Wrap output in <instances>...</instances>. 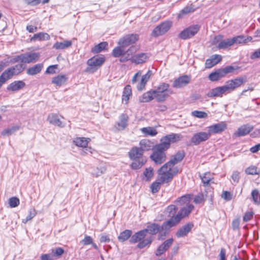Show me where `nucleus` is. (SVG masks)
<instances>
[{
  "label": "nucleus",
  "mask_w": 260,
  "mask_h": 260,
  "mask_svg": "<svg viewBox=\"0 0 260 260\" xmlns=\"http://www.w3.org/2000/svg\"><path fill=\"white\" fill-rule=\"evenodd\" d=\"M106 170V168L104 165H99L96 169H94L92 172L93 176L98 177L103 174Z\"/></svg>",
  "instance_id": "nucleus-42"
},
{
  "label": "nucleus",
  "mask_w": 260,
  "mask_h": 260,
  "mask_svg": "<svg viewBox=\"0 0 260 260\" xmlns=\"http://www.w3.org/2000/svg\"><path fill=\"white\" fill-rule=\"evenodd\" d=\"M253 129V126L250 124H244L239 127L234 136L236 137L244 136L248 134Z\"/></svg>",
  "instance_id": "nucleus-16"
},
{
  "label": "nucleus",
  "mask_w": 260,
  "mask_h": 260,
  "mask_svg": "<svg viewBox=\"0 0 260 260\" xmlns=\"http://www.w3.org/2000/svg\"><path fill=\"white\" fill-rule=\"evenodd\" d=\"M143 174L146 178V181H149L154 175L153 168L151 167L146 168L145 170L143 172Z\"/></svg>",
  "instance_id": "nucleus-46"
},
{
  "label": "nucleus",
  "mask_w": 260,
  "mask_h": 260,
  "mask_svg": "<svg viewBox=\"0 0 260 260\" xmlns=\"http://www.w3.org/2000/svg\"><path fill=\"white\" fill-rule=\"evenodd\" d=\"M225 93L227 92L223 85L212 89L207 93V96L209 98L221 97Z\"/></svg>",
  "instance_id": "nucleus-19"
},
{
  "label": "nucleus",
  "mask_w": 260,
  "mask_h": 260,
  "mask_svg": "<svg viewBox=\"0 0 260 260\" xmlns=\"http://www.w3.org/2000/svg\"><path fill=\"white\" fill-rule=\"evenodd\" d=\"M155 99L153 90H151L145 92L140 97L139 101L142 103L149 102L153 99Z\"/></svg>",
  "instance_id": "nucleus-29"
},
{
  "label": "nucleus",
  "mask_w": 260,
  "mask_h": 260,
  "mask_svg": "<svg viewBox=\"0 0 260 260\" xmlns=\"http://www.w3.org/2000/svg\"><path fill=\"white\" fill-rule=\"evenodd\" d=\"M132 95V91L131 87L129 85L126 86L124 89L122 95V101L125 102V104H127L129 96Z\"/></svg>",
  "instance_id": "nucleus-43"
},
{
  "label": "nucleus",
  "mask_w": 260,
  "mask_h": 260,
  "mask_svg": "<svg viewBox=\"0 0 260 260\" xmlns=\"http://www.w3.org/2000/svg\"><path fill=\"white\" fill-rule=\"evenodd\" d=\"M139 144L141 146V149L143 150V152L144 151H148L150 149H152V148L154 146H153V143L147 139H143L140 141Z\"/></svg>",
  "instance_id": "nucleus-32"
},
{
  "label": "nucleus",
  "mask_w": 260,
  "mask_h": 260,
  "mask_svg": "<svg viewBox=\"0 0 260 260\" xmlns=\"http://www.w3.org/2000/svg\"><path fill=\"white\" fill-rule=\"evenodd\" d=\"M167 250V249L161 244L157 249L155 254L157 256H160L162 254Z\"/></svg>",
  "instance_id": "nucleus-60"
},
{
  "label": "nucleus",
  "mask_w": 260,
  "mask_h": 260,
  "mask_svg": "<svg viewBox=\"0 0 260 260\" xmlns=\"http://www.w3.org/2000/svg\"><path fill=\"white\" fill-rule=\"evenodd\" d=\"M201 178L202 182L205 185H208L209 184V182L211 180V177L210 173H206L204 174V176H201Z\"/></svg>",
  "instance_id": "nucleus-50"
},
{
  "label": "nucleus",
  "mask_w": 260,
  "mask_h": 260,
  "mask_svg": "<svg viewBox=\"0 0 260 260\" xmlns=\"http://www.w3.org/2000/svg\"><path fill=\"white\" fill-rule=\"evenodd\" d=\"M210 137V133L207 132H199L195 134L191 138V142L194 145H198L202 142L207 140Z\"/></svg>",
  "instance_id": "nucleus-13"
},
{
  "label": "nucleus",
  "mask_w": 260,
  "mask_h": 260,
  "mask_svg": "<svg viewBox=\"0 0 260 260\" xmlns=\"http://www.w3.org/2000/svg\"><path fill=\"white\" fill-rule=\"evenodd\" d=\"M182 138L180 134L172 133L161 138L160 143L152 148V153L150 159L154 162H163L166 160V151L170 147L171 144L180 141Z\"/></svg>",
  "instance_id": "nucleus-1"
},
{
  "label": "nucleus",
  "mask_w": 260,
  "mask_h": 260,
  "mask_svg": "<svg viewBox=\"0 0 260 260\" xmlns=\"http://www.w3.org/2000/svg\"><path fill=\"white\" fill-rule=\"evenodd\" d=\"M246 81V77H237L226 81L224 86L227 93H229L241 86Z\"/></svg>",
  "instance_id": "nucleus-9"
},
{
  "label": "nucleus",
  "mask_w": 260,
  "mask_h": 260,
  "mask_svg": "<svg viewBox=\"0 0 260 260\" xmlns=\"http://www.w3.org/2000/svg\"><path fill=\"white\" fill-rule=\"evenodd\" d=\"M50 39L49 35L47 33L39 32L35 34L31 38V41L48 40Z\"/></svg>",
  "instance_id": "nucleus-37"
},
{
  "label": "nucleus",
  "mask_w": 260,
  "mask_h": 260,
  "mask_svg": "<svg viewBox=\"0 0 260 260\" xmlns=\"http://www.w3.org/2000/svg\"><path fill=\"white\" fill-rule=\"evenodd\" d=\"M169 84L162 83L155 89L153 90L155 99L157 102L165 101L169 94L172 93V91L169 89Z\"/></svg>",
  "instance_id": "nucleus-4"
},
{
  "label": "nucleus",
  "mask_w": 260,
  "mask_h": 260,
  "mask_svg": "<svg viewBox=\"0 0 260 260\" xmlns=\"http://www.w3.org/2000/svg\"><path fill=\"white\" fill-rule=\"evenodd\" d=\"M108 44L107 42H103L95 45L91 49L93 53H98L106 49L108 47Z\"/></svg>",
  "instance_id": "nucleus-36"
},
{
  "label": "nucleus",
  "mask_w": 260,
  "mask_h": 260,
  "mask_svg": "<svg viewBox=\"0 0 260 260\" xmlns=\"http://www.w3.org/2000/svg\"><path fill=\"white\" fill-rule=\"evenodd\" d=\"M63 249L60 247L52 249V253L53 255L55 256H60L63 253Z\"/></svg>",
  "instance_id": "nucleus-58"
},
{
  "label": "nucleus",
  "mask_w": 260,
  "mask_h": 260,
  "mask_svg": "<svg viewBox=\"0 0 260 260\" xmlns=\"http://www.w3.org/2000/svg\"><path fill=\"white\" fill-rule=\"evenodd\" d=\"M57 68L58 65L57 64L50 66L47 68L45 71V73L50 74H55L56 73V70L57 69Z\"/></svg>",
  "instance_id": "nucleus-54"
},
{
  "label": "nucleus",
  "mask_w": 260,
  "mask_h": 260,
  "mask_svg": "<svg viewBox=\"0 0 260 260\" xmlns=\"http://www.w3.org/2000/svg\"><path fill=\"white\" fill-rule=\"evenodd\" d=\"M100 241L101 243H108L110 241L109 236L106 234H102L100 235Z\"/></svg>",
  "instance_id": "nucleus-59"
},
{
  "label": "nucleus",
  "mask_w": 260,
  "mask_h": 260,
  "mask_svg": "<svg viewBox=\"0 0 260 260\" xmlns=\"http://www.w3.org/2000/svg\"><path fill=\"white\" fill-rule=\"evenodd\" d=\"M192 195L191 194H186L178 198L176 202L178 203L180 205H187L190 204L189 203L192 200Z\"/></svg>",
  "instance_id": "nucleus-34"
},
{
  "label": "nucleus",
  "mask_w": 260,
  "mask_h": 260,
  "mask_svg": "<svg viewBox=\"0 0 260 260\" xmlns=\"http://www.w3.org/2000/svg\"><path fill=\"white\" fill-rule=\"evenodd\" d=\"M124 47L117 46L115 47L112 51V55L115 57H119L121 56L120 61L121 62H125L131 58V55L135 52V47H131L127 51L123 49Z\"/></svg>",
  "instance_id": "nucleus-7"
},
{
  "label": "nucleus",
  "mask_w": 260,
  "mask_h": 260,
  "mask_svg": "<svg viewBox=\"0 0 260 260\" xmlns=\"http://www.w3.org/2000/svg\"><path fill=\"white\" fill-rule=\"evenodd\" d=\"M105 61V58L103 55H95L92 57L87 61L88 67L85 71L90 74L94 73L101 68Z\"/></svg>",
  "instance_id": "nucleus-5"
},
{
  "label": "nucleus",
  "mask_w": 260,
  "mask_h": 260,
  "mask_svg": "<svg viewBox=\"0 0 260 260\" xmlns=\"http://www.w3.org/2000/svg\"><path fill=\"white\" fill-rule=\"evenodd\" d=\"M194 208L192 204H188L182 208L175 216L164 222L162 225V229H167V226L172 227L177 225L183 217L188 216Z\"/></svg>",
  "instance_id": "nucleus-3"
},
{
  "label": "nucleus",
  "mask_w": 260,
  "mask_h": 260,
  "mask_svg": "<svg viewBox=\"0 0 260 260\" xmlns=\"http://www.w3.org/2000/svg\"><path fill=\"white\" fill-rule=\"evenodd\" d=\"M193 224L192 223H188L178 229L176 235L178 238L184 237L191 231L193 228Z\"/></svg>",
  "instance_id": "nucleus-21"
},
{
  "label": "nucleus",
  "mask_w": 260,
  "mask_h": 260,
  "mask_svg": "<svg viewBox=\"0 0 260 260\" xmlns=\"http://www.w3.org/2000/svg\"><path fill=\"white\" fill-rule=\"evenodd\" d=\"M146 234V230H141L133 235L129 240V242L131 243H135L140 241L137 246L139 248H143L147 245L150 244L152 241V239L151 237L144 239Z\"/></svg>",
  "instance_id": "nucleus-6"
},
{
  "label": "nucleus",
  "mask_w": 260,
  "mask_h": 260,
  "mask_svg": "<svg viewBox=\"0 0 260 260\" xmlns=\"http://www.w3.org/2000/svg\"><path fill=\"white\" fill-rule=\"evenodd\" d=\"M170 228L171 227L167 226L166 229H162V226L160 227L158 224L152 223L150 225H148L147 229H145V230H146L147 233H149L151 235H155L158 232H159V233L161 234L163 231H168Z\"/></svg>",
  "instance_id": "nucleus-18"
},
{
  "label": "nucleus",
  "mask_w": 260,
  "mask_h": 260,
  "mask_svg": "<svg viewBox=\"0 0 260 260\" xmlns=\"http://www.w3.org/2000/svg\"><path fill=\"white\" fill-rule=\"evenodd\" d=\"M232 195L231 193L227 191H223L221 197L226 200V201H230L232 199Z\"/></svg>",
  "instance_id": "nucleus-63"
},
{
  "label": "nucleus",
  "mask_w": 260,
  "mask_h": 260,
  "mask_svg": "<svg viewBox=\"0 0 260 260\" xmlns=\"http://www.w3.org/2000/svg\"><path fill=\"white\" fill-rule=\"evenodd\" d=\"M199 25H191L182 31L178 37L182 40H186L194 36L200 30Z\"/></svg>",
  "instance_id": "nucleus-10"
},
{
  "label": "nucleus",
  "mask_w": 260,
  "mask_h": 260,
  "mask_svg": "<svg viewBox=\"0 0 260 260\" xmlns=\"http://www.w3.org/2000/svg\"><path fill=\"white\" fill-rule=\"evenodd\" d=\"M166 182H161V181L158 180V177H157L155 181L153 182L150 188L153 193L157 192L160 188V185Z\"/></svg>",
  "instance_id": "nucleus-39"
},
{
  "label": "nucleus",
  "mask_w": 260,
  "mask_h": 260,
  "mask_svg": "<svg viewBox=\"0 0 260 260\" xmlns=\"http://www.w3.org/2000/svg\"><path fill=\"white\" fill-rule=\"evenodd\" d=\"M149 58V56L147 54L144 53H141L137 54L134 56H131L132 62L137 64L142 63L146 62Z\"/></svg>",
  "instance_id": "nucleus-25"
},
{
  "label": "nucleus",
  "mask_w": 260,
  "mask_h": 260,
  "mask_svg": "<svg viewBox=\"0 0 260 260\" xmlns=\"http://www.w3.org/2000/svg\"><path fill=\"white\" fill-rule=\"evenodd\" d=\"M93 240L92 238L89 236L86 235L84 238L81 241L84 245H87L91 244L92 243Z\"/></svg>",
  "instance_id": "nucleus-56"
},
{
  "label": "nucleus",
  "mask_w": 260,
  "mask_h": 260,
  "mask_svg": "<svg viewBox=\"0 0 260 260\" xmlns=\"http://www.w3.org/2000/svg\"><path fill=\"white\" fill-rule=\"evenodd\" d=\"M39 58L37 53H27L22 54V63H30L36 62Z\"/></svg>",
  "instance_id": "nucleus-20"
},
{
  "label": "nucleus",
  "mask_w": 260,
  "mask_h": 260,
  "mask_svg": "<svg viewBox=\"0 0 260 260\" xmlns=\"http://www.w3.org/2000/svg\"><path fill=\"white\" fill-rule=\"evenodd\" d=\"M72 45L71 41L65 40L63 42H56L53 45V48L56 49H64L70 47Z\"/></svg>",
  "instance_id": "nucleus-31"
},
{
  "label": "nucleus",
  "mask_w": 260,
  "mask_h": 260,
  "mask_svg": "<svg viewBox=\"0 0 260 260\" xmlns=\"http://www.w3.org/2000/svg\"><path fill=\"white\" fill-rule=\"evenodd\" d=\"M47 120L50 124L58 126L60 127H63L65 126V124L60 120L57 115L54 113L49 114Z\"/></svg>",
  "instance_id": "nucleus-24"
},
{
  "label": "nucleus",
  "mask_w": 260,
  "mask_h": 260,
  "mask_svg": "<svg viewBox=\"0 0 260 260\" xmlns=\"http://www.w3.org/2000/svg\"><path fill=\"white\" fill-rule=\"evenodd\" d=\"M221 60V56L220 55L215 54L207 59L205 62L206 68H211Z\"/></svg>",
  "instance_id": "nucleus-22"
},
{
  "label": "nucleus",
  "mask_w": 260,
  "mask_h": 260,
  "mask_svg": "<svg viewBox=\"0 0 260 260\" xmlns=\"http://www.w3.org/2000/svg\"><path fill=\"white\" fill-rule=\"evenodd\" d=\"M90 141V139L89 138L77 137L74 140L73 142L77 146L85 148V150L83 151L85 153H88V152H92L91 148L87 147Z\"/></svg>",
  "instance_id": "nucleus-14"
},
{
  "label": "nucleus",
  "mask_w": 260,
  "mask_h": 260,
  "mask_svg": "<svg viewBox=\"0 0 260 260\" xmlns=\"http://www.w3.org/2000/svg\"><path fill=\"white\" fill-rule=\"evenodd\" d=\"M15 75H16L15 69L11 67L5 70L1 76L2 78H3L5 82H6Z\"/></svg>",
  "instance_id": "nucleus-33"
},
{
  "label": "nucleus",
  "mask_w": 260,
  "mask_h": 260,
  "mask_svg": "<svg viewBox=\"0 0 260 260\" xmlns=\"http://www.w3.org/2000/svg\"><path fill=\"white\" fill-rule=\"evenodd\" d=\"M12 68L15 69V72L16 73V75H18L19 73L23 71V70L25 68V67L23 64L21 63L17 64L15 67H12Z\"/></svg>",
  "instance_id": "nucleus-57"
},
{
  "label": "nucleus",
  "mask_w": 260,
  "mask_h": 260,
  "mask_svg": "<svg viewBox=\"0 0 260 260\" xmlns=\"http://www.w3.org/2000/svg\"><path fill=\"white\" fill-rule=\"evenodd\" d=\"M177 208L174 205H171L168 207L166 211L169 214V216H173L176 212Z\"/></svg>",
  "instance_id": "nucleus-52"
},
{
  "label": "nucleus",
  "mask_w": 260,
  "mask_h": 260,
  "mask_svg": "<svg viewBox=\"0 0 260 260\" xmlns=\"http://www.w3.org/2000/svg\"><path fill=\"white\" fill-rule=\"evenodd\" d=\"M141 132L145 136L153 137L157 134V132L154 127L150 126L142 128Z\"/></svg>",
  "instance_id": "nucleus-35"
},
{
  "label": "nucleus",
  "mask_w": 260,
  "mask_h": 260,
  "mask_svg": "<svg viewBox=\"0 0 260 260\" xmlns=\"http://www.w3.org/2000/svg\"><path fill=\"white\" fill-rule=\"evenodd\" d=\"M172 23L170 21H165L155 27L153 30L151 36L157 37L167 32L170 28Z\"/></svg>",
  "instance_id": "nucleus-12"
},
{
  "label": "nucleus",
  "mask_w": 260,
  "mask_h": 260,
  "mask_svg": "<svg viewBox=\"0 0 260 260\" xmlns=\"http://www.w3.org/2000/svg\"><path fill=\"white\" fill-rule=\"evenodd\" d=\"M206 200V196L203 193H199L193 199V202L196 204L203 203Z\"/></svg>",
  "instance_id": "nucleus-49"
},
{
  "label": "nucleus",
  "mask_w": 260,
  "mask_h": 260,
  "mask_svg": "<svg viewBox=\"0 0 260 260\" xmlns=\"http://www.w3.org/2000/svg\"><path fill=\"white\" fill-rule=\"evenodd\" d=\"M25 86V83L23 81H15L10 84L7 87L8 90L18 91L23 89Z\"/></svg>",
  "instance_id": "nucleus-26"
},
{
  "label": "nucleus",
  "mask_w": 260,
  "mask_h": 260,
  "mask_svg": "<svg viewBox=\"0 0 260 260\" xmlns=\"http://www.w3.org/2000/svg\"><path fill=\"white\" fill-rule=\"evenodd\" d=\"M259 192L258 190L254 189L252 191L251 193V196L252 198L255 203H259L260 202V198L258 196Z\"/></svg>",
  "instance_id": "nucleus-55"
},
{
  "label": "nucleus",
  "mask_w": 260,
  "mask_h": 260,
  "mask_svg": "<svg viewBox=\"0 0 260 260\" xmlns=\"http://www.w3.org/2000/svg\"><path fill=\"white\" fill-rule=\"evenodd\" d=\"M237 68L229 66L219 69L209 75L208 78L211 81H216L224 77L226 74L234 72Z\"/></svg>",
  "instance_id": "nucleus-8"
},
{
  "label": "nucleus",
  "mask_w": 260,
  "mask_h": 260,
  "mask_svg": "<svg viewBox=\"0 0 260 260\" xmlns=\"http://www.w3.org/2000/svg\"><path fill=\"white\" fill-rule=\"evenodd\" d=\"M37 212L35 208H31L28 211V214L25 219H22V222L26 223L32 219L36 215Z\"/></svg>",
  "instance_id": "nucleus-44"
},
{
  "label": "nucleus",
  "mask_w": 260,
  "mask_h": 260,
  "mask_svg": "<svg viewBox=\"0 0 260 260\" xmlns=\"http://www.w3.org/2000/svg\"><path fill=\"white\" fill-rule=\"evenodd\" d=\"M132 234V232L131 230H125L120 234L118 237V239L120 242H123L129 238Z\"/></svg>",
  "instance_id": "nucleus-40"
},
{
  "label": "nucleus",
  "mask_w": 260,
  "mask_h": 260,
  "mask_svg": "<svg viewBox=\"0 0 260 260\" xmlns=\"http://www.w3.org/2000/svg\"><path fill=\"white\" fill-rule=\"evenodd\" d=\"M232 40L234 41V44H242L246 43V39L245 37L243 36H239L236 37H234L232 38Z\"/></svg>",
  "instance_id": "nucleus-53"
},
{
  "label": "nucleus",
  "mask_w": 260,
  "mask_h": 260,
  "mask_svg": "<svg viewBox=\"0 0 260 260\" xmlns=\"http://www.w3.org/2000/svg\"><path fill=\"white\" fill-rule=\"evenodd\" d=\"M43 67V65L42 63L36 64L27 70V74L31 76L35 75L41 71Z\"/></svg>",
  "instance_id": "nucleus-30"
},
{
  "label": "nucleus",
  "mask_w": 260,
  "mask_h": 260,
  "mask_svg": "<svg viewBox=\"0 0 260 260\" xmlns=\"http://www.w3.org/2000/svg\"><path fill=\"white\" fill-rule=\"evenodd\" d=\"M19 200L16 197H12L9 200V204L11 208H15L19 204Z\"/></svg>",
  "instance_id": "nucleus-51"
},
{
  "label": "nucleus",
  "mask_w": 260,
  "mask_h": 260,
  "mask_svg": "<svg viewBox=\"0 0 260 260\" xmlns=\"http://www.w3.org/2000/svg\"><path fill=\"white\" fill-rule=\"evenodd\" d=\"M245 172L249 175H256L260 173V170L256 167L251 165L245 170Z\"/></svg>",
  "instance_id": "nucleus-45"
},
{
  "label": "nucleus",
  "mask_w": 260,
  "mask_h": 260,
  "mask_svg": "<svg viewBox=\"0 0 260 260\" xmlns=\"http://www.w3.org/2000/svg\"><path fill=\"white\" fill-rule=\"evenodd\" d=\"M19 129V126H14L9 128H7L4 130L2 132L3 135H11L13 134L15 132L17 131Z\"/></svg>",
  "instance_id": "nucleus-48"
},
{
  "label": "nucleus",
  "mask_w": 260,
  "mask_h": 260,
  "mask_svg": "<svg viewBox=\"0 0 260 260\" xmlns=\"http://www.w3.org/2000/svg\"><path fill=\"white\" fill-rule=\"evenodd\" d=\"M173 242V239L170 238L166 240L165 242H164L162 245L167 249V250H168L169 248V247L172 245Z\"/></svg>",
  "instance_id": "nucleus-62"
},
{
  "label": "nucleus",
  "mask_w": 260,
  "mask_h": 260,
  "mask_svg": "<svg viewBox=\"0 0 260 260\" xmlns=\"http://www.w3.org/2000/svg\"><path fill=\"white\" fill-rule=\"evenodd\" d=\"M176 164H165L158 171V180L166 183L171 181L173 177L179 172Z\"/></svg>",
  "instance_id": "nucleus-2"
},
{
  "label": "nucleus",
  "mask_w": 260,
  "mask_h": 260,
  "mask_svg": "<svg viewBox=\"0 0 260 260\" xmlns=\"http://www.w3.org/2000/svg\"><path fill=\"white\" fill-rule=\"evenodd\" d=\"M139 39V36L138 34H128L120 39L118 43L121 47H126L135 43Z\"/></svg>",
  "instance_id": "nucleus-11"
},
{
  "label": "nucleus",
  "mask_w": 260,
  "mask_h": 260,
  "mask_svg": "<svg viewBox=\"0 0 260 260\" xmlns=\"http://www.w3.org/2000/svg\"><path fill=\"white\" fill-rule=\"evenodd\" d=\"M190 80V77L187 75L180 76L174 80L173 87L177 88L183 87L189 83Z\"/></svg>",
  "instance_id": "nucleus-15"
},
{
  "label": "nucleus",
  "mask_w": 260,
  "mask_h": 260,
  "mask_svg": "<svg viewBox=\"0 0 260 260\" xmlns=\"http://www.w3.org/2000/svg\"><path fill=\"white\" fill-rule=\"evenodd\" d=\"M185 153L183 151H179L174 155L172 158L168 162H178L181 161L184 157Z\"/></svg>",
  "instance_id": "nucleus-38"
},
{
  "label": "nucleus",
  "mask_w": 260,
  "mask_h": 260,
  "mask_svg": "<svg viewBox=\"0 0 260 260\" xmlns=\"http://www.w3.org/2000/svg\"><path fill=\"white\" fill-rule=\"evenodd\" d=\"M68 77L65 75H58L52 79L51 83L57 86H61L67 81Z\"/></svg>",
  "instance_id": "nucleus-27"
},
{
  "label": "nucleus",
  "mask_w": 260,
  "mask_h": 260,
  "mask_svg": "<svg viewBox=\"0 0 260 260\" xmlns=\"http://www.w3.org/2000/svg\"><path fill=\"white\" fill-rule=\"evenodd\" d=\"M128 117L125 114H122L119 116V121L117 123V128L119 130L124 129L127 125Z\"/></svg>",
  "instance_id": "nucleus-28"
},
{
  "label": "nucleus",
  "mask_w": 260,
  "mask_h": 260,
  "mask_svg": "<svg viewBox=\"0 0 260 260\" xmlns=\"http://www.w3.org/2000/svg\"><path fill=\"white\" fill-rule=\"evenodd\" d=\"M234 44V41L232 39H227L221 41L218 45V49H225Z\"/></svg>",
  "instance_id": "nucleus-41"
},
{
  "label": "nucleus",
  "mask_w": 260,
  "mask_h": 260,
  "mask_svg": "<svg viewBox=\"0 0 260 260\" xmlns=\"http://www.w3.org/2000/svg\"><path fill=\"white\" fill-rule=\"evenodd\" d=\"M143 150L139 147H134L128 152L129 157L133 160L140 158L143 154Z\"/></svg>",
  "instance_id": "nucleus-23"
},
{
  "label": "nucleus",
  "mask_w": 260,
  "mask_h": 260,
  "mask_svg": "<svg viewBox=\"0 0 260 260\" xmlns=\"http://www.w3.org/2000/svg\"><path fill=\"white\" fill-rule=\"evenodd\" d=\"M193 10L191 8L189 7H186L181 10V13L178 15V17H181V16L182 15L188 14L191 12H193Z\"/></svg>",
  "instance_id": "nucleus-61"
},
{
  "label": "nucleus",
  "mask_w": 260,
  "mask_h": 260,
  "mask_svg": "<svg viewBox=\"0 0 260 260\" xmlns=\"http://www.w3.org/2000/svg\"><path fill=\"white\" fill-rule=\"evenodd\" d=\"M258 58H260V48L255 51L250 55V58L252 59Z\"/></svg>",
  "instance_id": "nucleus-64"
},
{
  "label": "nucleus",
  "mask_w": 260,
  "mask_h": 260,
  "mask_svg": "<svg viewBox=\"0 0 260 260\" xmlns=\"http://www.w3.org/2000/svg\"><path fill=\"white\" fill-rule=\"evenodd\" d=\"M191 115L194 117L199 118H206L208 117V114L206 112L197 110L192 111Z\"/></svg>",
  "instance_id": "nucleus-47"
},
{
  "label": "nucleus",
  "mask_w": 260,
  "mask_h": 260,
  "mask_svg": "<svg viewBox=\"0 0 260 260\" xmlns=\"http://www.w3.org/2000/svg\"><path fill=\"white\" fill-rule=\"evenodd\" d=\"M226 128V124L224 122H220L219 123L210 125L208 127V133L211 136V134H217L223 131Z\"/></svg>",
  "instance_id": "nucleus-17"
}]
</instances>
